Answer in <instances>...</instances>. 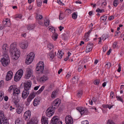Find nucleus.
Returning a JSON list of instances; mask_svg holds the SVG:
<instances>
[{"mask_svg":"<svg viewBox=\"0 0 124 124\" xmlns=\"http://www.w3.org/2000/svg\"><path fill=\"white\" fill-rule=\"evenodd\" d=\"M9 52L12 55L13 59L15 60L17 59L20 56V51L16 48V43H13L10 45Z\"/></svg>","mask_w":124,"mask_h":124,"instance_id":"1","label":"nucleus"},{"mask_svg":"<svg viewBox=\"0 0 124 124\" xmlns=\"http://www.w3.org/2000/svg\"><path fill=\"white\" fill-rule=\"evenodd\" d=\"M45 87V86L44 85H43L37 92H33L32 93H31L27 99V102L28 103H29L30 102H31L32 100L35 97V96L36 94H39L44 89Z\"/></svg>","mask_w":124,"mask_h":124,"instance_id":"2","label":"nucleus"},{"mask_svg":"<svg viewBox=\"0 0 124 124\" xmlns=\"http://www.w3.org/2000/svg\"><path fill=\"white\" fill-rule=\"evenodd\" d=\"M44 64L43 62L40 61L37 64L36 68V73L41 74L43 73L44 70Z\"/></svg>","mask_w":124,"mask_h":124,"instance_id":"3","label":"nucleus"},{"mask_svg":"<svg viewBox=\"0 0 124 124\" xmlns=\"http://www.w3.org/2000/svg\"><path fill=\"white\" fill-rule=\"evenodd\" d=\"M2 65L4 66H6L10 62L9 58L7 54H5L3 58L0 60Z\"/></svg>","mask_w":124,"mask_h":124,"instance_id":"4","label":"nucleus"},{"mask_svg":"<svg viewBox=\"0 0 124 124\" xmlns=\"http://www.w3.org/2000/svg\"><path fill=\"white\" fill-rule=\"evenodd\" d=\"M35 56L34 53L31 52L27 55L26 58L25 62L27 64H30L33 60Z\"/></svg>","mask_w":124,"mask_h":124,"instance_id":"5","label":"nucleus"},{"mask_svg":"<svg viewBox=\"0 0 124 124\" xmlns=\"http://www.w3.org/2000/svg\"><path fill=\"white\" fill-rule=\"evenodd\" d=\"M61 103V100L59 99H57L55 100L52 103L51 107L53 109L56 108L59 106Z\"/></svg>","mask_w":124,"mask_h":124,"instance_id":"6","label":"nucleus"},{"mask_svg":"<svg viewBox=\"0 0 124 124\" xmlns=\"http://www.w3.org/2000/svg\"><path fill=\"white\" fill-rule=\"evenodd\" d=\"M51 124H62V122L59 121L56 116H54L52 119Z\"/></svg>","mask_w":124,"mask_h":124,"instance_id":"7","label":"nucleus"},{"mask_svg":"<svg viewBox=\"0 0 124 124\" xmlns=\"http://www.w3.org/2000/svg\"><path fill=\"white\" fill-rule=\"evenodd\" d=\"M33 72V70L30 68L26 69V73L25 75V78L26 79H28L32 75Z\"/></svg>","mask_w":124,"mask_h":124,"instance_id":"8","label":"nucleus"},{"mask_svg":"<svg viewBox=\"0 0 124 124\" xmlns=\"http://www.w3.org/2000/svg\"><path fill=\"white\" fill-rule=\"evenodd\" d=\"M65 121L66 124H72L73 120L70 116L68 115L66 116Z\"/></svg>","mask_w":124,"mask_h":124,"instance_id":"9","label":"nucleus"},{"mask_svg":"<svg viewBox=\"0 0 124 124\" xmlns=\"http://www.w3.org/2000/svg\"><path fill=\"white\" fill-rule=\"evenodd\" d=\"M46 115L48 117L52 116L53 114L54 110L51 107H49L46 111Z\"/></svg>","mask_w":124,"mask_h":124,"instance_id":"10","label":"nucleus"},{"mask_svg":"<svg viewBox=\"0 0 124 124\" xmlns=\"http://www.w3.org/2000/svg\"><path fill=\"white\" fill-rule=\"evenodd\" d=\"M31 116V112L29 110L26 111L24 115V118L25 120H28L30 118Z\"/></svg>","mask_w":124,"mask_h":124,"instance_id":"11","label":"nucleus"},{"mask_svg":"<svg viewBox=\"0 0 124 124\" xmlns=\"http://www.w3.org/2000/svg\"><path fill=\"white\" fill-rule=\"evenodd\" d=\"M31 83L30 81H29L26 82L24 85V87L25 90L28 91L31 88Z\"/></svg>","mask_w":124,"mask_h":124,"instance_id":"12","label":"nucleus"},{"mask_svg":"<svg viewBox=\"0 0 124 124\" xmlns=\"http://www.w3.org/2000/svg\"><path fill=\"white\" fill-rule=\"evenodd\" d=\"M93 47V44L92 43H89L87 44L86 47L85 52L86 53L90 52L92 50Z\"/></svg>","mask_w":124,"mask_h":124,"instance_id":"13","label":"nucleus"},{"mask_svg":"<svg viewBox=\"0 0 124 124\" xmlns=\"http://www.w3.org/2000/svg\"><path fill=\"white\" fill-rule=\"evenodd\" d=\"M2 51L3 53V54H7L6 52L8 51V47L7 44H5L2 46Z\"/></svg>","mask_w":124,"mask_h":124,"instance_id":"14","label":"nucleus"},{"mask_svg":"<svg viewBox=\"0 0 124 124\" xmlns=\"http://www.w3.org/2000/svg\"><path fill=\"white\" fill-rule=\"evenodd\" d=\"M13 73L11 71H9L8 72L6 76V79L7 81L10 80L12 77L13 76Z\"/></svg>","mask_w":124,"mask_h":124,"instance_id":"15","label":"nucleus"},{"mask_svg":"<svg viewBox=\"0 0 124 124\" xmlns=\"http://www.w3.org/2000/svg\"><path fill=\"white\" fill-rule=\"evenodd\" d=\"M38 121L36 118L33 117L29 122H28L27 124H37Z\"/></svg>","mask_w":124,"mask_h":124,"instance_id":"16","label":"nucleus"},{"mask_svg":"<svg viewBox=\"0 0 124 124\" xmlns=\"http://www.w3.org/2000/svg\"><path fill=\"white\" fill-rule=\"evenodd\" d=\"M29 93L28 91L24 90L23 91L22 93V96L23 99H25L28 96Z\"/></svg>","mask_w":124,"mask_h":124,"instance_id":"17","label":"nucleus"},{"mask_svg":"<svg viewBox=\"0 0 124 124\" xmlns=\"http://www.w3.org/2000/svg\"><path fill=\"white\" fill-rule=\"evenodd\" d=\"M12 101L14 104L16 105L17 104L19 101V100L18 98V96L13 95L12 96Z\"/></svg>","mask_w":124,"mask_h":124,"instance_id":"18","label":"nucleus"},{"mask_svg":"<svg viewBox=\"0 0 124 124\" xmlns=\"http://www.w3.org/2000/svg\"><path fill=\"white\" fill-rule=\"evenodd\" d=\"M0 124H8V122L6 118H3L2 119H0Z\"/></svg>","mask_w":124,"mask_h":124,"instance_id":"19","label":"nucleus"},{"mask_svg":"<svg viewBox=\"0 0 124 124\" xmlns=\"http://www.w3.org/2000/svg\"><path fill=\"white\" fill-rule=\"evenodd\" d=\"M20 92V90L16 87V88L14 90V91L13 92V95L15 96H18V95Z\"/></svg>","mask_w":124,"mask_h":124,"instance_id":"20","label":"nucleus"},{"mask_svg":"<svg viewBox=\"0 0 124 124\" xmlns=\"http://www.w3.org/2000/svg\"><path fill=\"white\" fill-rule=\"evenodd\" d=\"M16 86L15 85H11L9 88L8 90V92L10 93L13 91L14 92L15 89L16 88Z\"/></svg>","mask_w":124,"mask_h":124,"instance_id":"21","label":"nucleus"},{"mask_svg":"<svg viewBox=\"0 0 124 124\" xmlns=\"http://www.w3.org/2000/svg\"><path fill=\"white\" fill-rule=\"evenodd\" d=\"M42 124H48V119L43 116L41 119Z\"/></svg>","mask_w":124,"mask_h":124,"instance_id":"22","label":"nucleus"},{"mask_svg":"<svg viewBox=\"0 0 124 124\" xmlns=\"http://www.w3.org/2000/svg\"><path fill=\"white\" fill-rule=\"evenodd\" d=\"M48 79L47 76L45 75H44L42 77L39 79V81L41 82H44Z\"/></svg>","mask_w":124,"mask_h":124,"instance_id":"23","label":"nucleus"},{"mask_svg":"<svg viewBox=\"0 0 124 124\" xmlns=\"http://www.w3.org/2000/svg\"><path fill=\"white\" fill-rule=\"evenodd\" d=\"M54 56L55 55L54 52L53 51H51L50 52L48 55V57L51 60L53 59Z\"/></svg>","mask_w":124,"mask_h":124,"instance_id":"24","label":"nucleus"},{"mask_svg":"<svg viewBox=\"0 0 124 124\" xmlns=\"http://www.w3.org/2000/svg\"><path fill=\"white\" fill-rule=\"evenodd\" d=\"M78 78L77 76L74 77L72 78V82L73 84H76L77 83Z\"/></svg>","mask_w":124,"mask_h":124,"instance_id":"25","label":"nucleus"},{"mask_svg":"<svg viewBox=\"0 0 124 124\" xmlns=\"http://www.w3.org/2000/svg\"><path fill=\"white\" fill-rule=\"evenodd\" d=\"M21 77L18 75L17 73H16L14 77V80L15 81L17 82L20 79Z\"/></svg>","mask_w":124,"mask_h":124,"instance_id":"26","label":"nucleus"},{"mask_svg":"<svg viewBox=\"0 0 124 124\" xmlns=\"http://www.w3.org/2000/svg\"><path fill=\"white\" fill-rule=\"evenodd\" d=\"M64 54V53L62 51V50H61L60 52H59V50L58 51V52L57 54V56L58 57L61 59L62 57Z\"/></svg>","mask_w":124,"mask_h":124,"instance_id":"27","label":"nucleus"},{"mask_svg":"<svg viewBox=\"0 0 124 124\" xmlns=\"http://www.w3.org/2000/svg\"><path fill=\"white\" fill-rule=\"evenodd\" d=\"M38 98H35L33 101V104L34 106H36L39 104L40 102V101L38 100Z\"/></svg>","mask_w":124,"mask_h":124,"instance_id":"28","label":"nucleus"},{"mask_svg":"<svg viewBox=\"0 0 124 124\" xmlns=\"http://www.w3.org/2000/svg\"><path fill=\"white\" fill-rule=\"evenodd\" d=\"M43 18V16L41 15L37 14L36 16V19L37 20H41Z\"/></svg>","mask_w":124,"mask_h":124,"instance_id":"29","label":"nucleus"},{"mask_svg":"<svg viewBox=\"0 0 124 124\" xmlns=\"http://www.w3.org/2000/svg\"><path fill=\"white\" fill-rule=\"evenodd\" d=\"M15 124H23V123L22 120L17 118L15 121Z\"/></svg>","mask_w":124,"mask_h":124,"instance_id":"30","label":"nucleus"},{"mask_svg":"<svg viewBox=\"0 0 124 124\" xmlns=\"http://www.w3.org/2000/svg\"><path fill=\"white\" fill-rule=\"evenodd\" d=\"M35 27L34 24H29L28 25L27 28L29 30H30L33 29Z\"/></svg>","mask_w":124,"mask_h":124,"instance_id":"31","label":"nucleus"},{"mask_svg":"<svg viewBox=\"0 0 124 124\" xmlns=\"http://www.w3.org/2000/svg\"><path fill=\"white\" fill-rule=\"evenodd\" d=\"M20 46L23 49H25L27 47L28 45L27 44H24L23 43H22Z\"/></svg>","mask_w":124,"mask_h":124,"instance_id":"32","label":"nucleus"},{"mask_svg":"<svg viewBox=\"0 0 124 124\" xmlns=\"http://www.w3.org/2000/svg\"><path fill=\"white\" fill-rule=\"evenodd\" d=\"M58 36V34L56 33H54L53 34L52 37V39L54 41H55L57 38Z\"/></svg>","mask_w":124,"mask_h":124,"instance_id":"33","label":"nucleus"},{"mask_svg":"<svg viewBox=\"0 0 124 124\" xmlns=\"http://www.w3.org/2000/svg\"><path fill=\"white\" fill-rule=\"evenodd\" d=\"M23 109V108L22 107L19 106L16 110L17 113L19 114H20L22 112Z\"/></svg>","mask_w":124,"mask_h":124,"instance_id":"34","label":"nucleus"},{"mask_svg":"<svg viewBox=\"0 0 124 124\" xmlns=\"http://www.w3.org/2000/svg\"><path fill=\"white\" fill-rule=\"evenodd\" d=\"M23 73V71L22 70H19L16 73H17L18 75L21 77L22 76Z\"/></svg>","mask_w":124,"mask_h":124,"instance_id":"35","label":"nucleus"},{"mask_svg":"<svg viewBox=\"0 0 124 124\" xmlns=\"http://www.w3.org/2000/svg\"><path fill=\"white\" fill-rule=\"evenodd\" d=\"M37 6L40 7L41 6L42 3V1L41 0H37Z\"/></svg>","mask_w":124,"mask_h":124,"instance_id":"36","label":"nucleus"},{"mask_svg":"<svg viewBox=\"0 0 124 124\" xmlns=\"http://www.w3.org/2000/svg\"><path fill=\"white\" fill-rule=\"evenodd\" d=\"M102 106L104 108H108L109 109H110L112 107V106L111 105H102Z\"/></svg>","mask_w":124,"mask_h":124,"instance_id":"37","label":"nucleus"},{"mask_svg":"<svg viewBox=\"0 0 124 124\" xmlns=\"http://www.w3.org/2000/svg\"><path fill=\"white\" fill-rule=\"evenodd\" d=\"M82 91L81 90H79L77 93V96L78 97H80L82 94Z\"/></svg>","mask_w":124,"mask_h":124,"instance_id":"38","label":"nucleus"},{"mask_svg":"<svg viewBox=\"0 0 124 124\" xmlns=\"http://www.w3.org/2000/svg\"><path fill=\"white\" fill-rule=\"evenodd\" d=\"M49 22L50 21L49 20H44V24L45 25L46 27L48 26L49 25Z\"/></svg>","mask_w":124,"mask_h":124,"instance_id":"39","label":"nucleus"},{"mask_svg":"<svg viewBox=\"0 0 124 124\" xmlns=\"http://www.w3.org/2000/svg\"><path fill=\"white\" fill-rule=\"evenodd\" d=\"M57 92L56 91H53L51 95V97L53 98H54L55 97L56 95V93H57Z\"/></svg>","mask_w":124,"mask_h":124,"instance_id":"40","label":"nucleus"},{"mask_svg":"<svg viewBox=\"0 0 124 124\" xmlns=\"http://www.w3.org/2000/svg\"><path fill=\"white\" fill-rule=\"evenodd\" d=\"M102 39L103 40H105L108 37V36L107 35L103 34L102 36Z\"/></svg>","mask_w":124,"mask_h":124,"instance_id":"41","label":"nucleus"},{"mask_svg":"<svg viewBox=\"0 0 124 124\" xmlns=\"http://www.w3.org/2000/svg\"><path fill=\"white\" fill-rule=\"evenodd\" d=\"M100 82V80H99L96 79L94 81V83L95 85H97L99 84Z\"/></svg>","mask_w":124,"mask_h":124,"instance_id":"42","label":"nucleus"},{"mask_svg":"<svg viewBox=\"0 0 124 124\" xmlns=\"http://www.w3.org/2000/svg\"><path fill=\"white\" fill-rule=\"evenodd\" d=\"M77 16V15L76 14V12H74L72 15V17L74 19H76Z\"/></svg>","mask_w":124,"mask_h":124,"instance_id":"43","label":"nucleus"},{"mask_svg":"<svg viewBox=\"0 0 124 124\" xmlns=\"http://www.w3.org/2000/svg\"><path fill=\"white\" fill-rule=\"evenodd\" d=\"M116 98L117 99V100L118 101H119L123 102V100L122 98L121 97L119 96H116Z\"/></svg>","mask_w":124,"mask_h":124,"instance_id":"44","label":"nucleus"},{"mask_svg":"<svg viewBox=\"0 0 124 124\" xmlns=\"http://www.w3.org/2000/svg\"><path fill=\"white\" fill-rule=\"evenodd\" d=\"M111 66V64L109 62H107L105 65V66L106 67L108 68H109Z\"/></svg>","mask_w":124,"mask_h":124,"instance_id":"45","label":"nucleus"},{"mask_svg":"<svg viewBox=\"0 0 124 124\" xmlns=\"http://www.w3.org/2000/svg\"><path fill=\"white\" fill-rule=\"evenodd\" d=\"M83 68V66L81 65H80L78 67V72H80L82 70Z\"/></svg>","mask_w":124,"mask_h":124,"instance_id":"46","label":"nucleus"},{"mask_svg":"<svg viewBox=\"0 0 124 124\" xmlns=\"http://www.w3.org/2000/svg\"><path fill=\"white\" fill-rule=\"evenodd\" d=\"M89 113V112H88L87 109L86 108L85 110V112H81V115H82L84 114V115H87Z\"/></svg>","mask_w":124,"mask_h":124,"instance_id":"47","label":"nucleus"},{"mask_svg":"<svg viewBox=\"0 0 124 124\" xmlns=\"http://www.w3.org/2000/svg\"><path fill=\"white\" fill-rule=\"evenodd\" d=\"M107 16L106 15H104L103 16H101V17L100 19H101L105 21L107 19Z\"/></svg>","mask_w":124,"mask_h":124,"instance_id":"48","label":"nucleus"},{"mask_svg":"<svg viewBox=\"0 0 124 124\" xmlns=\"http://www.w3.org/2000/svg\"><path fill=\"white\" fill-rule=\"evenodd\" d=\"M107 124H115L111 120H109L107 122Z\"/></svg>","mask_w":124,"mask_h":124,"instance_id":"49","label":"nucleus"},{"mask_svg":"<svg viewBox=\"0 0 124 124\" xmlns=\"http://www.w3.org/2000/svg\"><path fill=\"white\" fill-rule=\"evenodd\" d=\"M38 23L40 25H41L42 26H43L44 24L43 23V21H42L41 20H38Z\"/></svg>","mask_w":124,"mask_h":124,"instance_id":"50","label":"nucleus"},{"mask_svg":"<svg viewBox=\"0 0 124 124\" xmlns=\"http://www.w3.org/2000/svg\"><path fill=\"white\" fill-rule=\"evenodd\" d=\"M4 97V95L2 93H0V100H3Z\"/></svg>","mask_w":124,"mask_h":124,"instance_id":"51","label":"nucleus"},{"mask_svg":"<svg viewBox=\"0 0 124 124\" xmlns=\"http://www.w3.org/2000/svg\"><path fill=\"white\" fill-rule=\"evenodd\" d=\"M83 108H82L81 107H77V108L76 109L77 110H78L80 112L81 114V111L82 110V109H83Z\"/></svg>","mask_w":124,"mask_h":124,"instance_id":"52","label":"nucleus"},{"mask_svg":"<svg viewBox=\"0 0 124 124\" xmlns=\"http://www.w3.org/2000/svg\"><path fill=\"white\" fill-rule=\"evenodd\" d=\"M118 2L114 0L113 3L114 6L115 7H116L118 5Z\"/></svg>","mask_w":124,"mask_h":124,"instance_id":"53","label":"nucleus"},{"mask_svg":"<svg viewBox=\"0 0 124 124\" xmlns=\"http://www.w3.org/2000/svg\"><path fill=\"white\" fill-rule=\"evenodd\" d=\"M48 48H49V49H52L53 46V45L51 44H49L48 45Z\"/></svg>","mask_w":124,"mask_h":124,"instance_id":"54","label":"nucleus"},{"mask_svg":"<svg viewBox=\"0 0 124 124\" xmlns=\"http://www.w3.org/2000/svg\"><path fill=\"white\" fill-rule=\"evenodd\" d=\"M49 71L48 70L47 68H45L44 71V73L45 74H47L49 73Z\"/></svg>","mask_w":124,"mask_h":124,"instance_id":"55","label":"nucleus"},{"mask_svg":"<svg viewBox=\"0 0 124 124\" xmlns=\"http://www.w3.org/2000/svg\"><path fill=\"white\" fill-rule=\"evenodd\" d=\"M82 124H89V122L87 120H85L82 122Z\"/></svg>","mask_w":124,"mask_h":124,"instance_id":"56","label":"nucleus"},{"mask_svg":"<svg viewBox=\"0 0 124 124\" xmlns=\"http://www.w3.org/2000/svg\"><path fill=\"white\" fill-rule=\"evenodd\" d=\"M57 2L60 5H64V4L62 3L61 1L60 0H57Z\"/></svg>","mask_w":124,"mask_h":124,"instance_id":"57","label":"nucleus"},{"mask_svg":"<svg viewBox=\"0 0 124 124\" xmlns=\"http://www.w3.org/2000/svg\"><path fill=\"white\" fill-rule=\"evenodd\" d=\"M22 16L21 15H17L16 16L15 18H19L20 19H21L22 17Z\"/></svg>","mask_w":124,"mask_h":124,"instance_id":"58","label":"nucleus"},{"mask_svg":"<svg viewBox=\"0 0 124 124\" xmlns=\"http://www.w3.org/2000/svg\"><path fill=\"white\" fill-rule=\"evenodd\" d=\"M117 42H115L113 45V48H116V46L117 45Z\"/></svg>","mask_w":124,"mask_h":124,"instance_id":"59","label":"nucleus"},{"mask_svg":"<svg viewBox=\"0 0 124 124\" xmlns=\"http://www.w3.org/2000/svg\"><path fill=\"white\" fill-rule=\"evenodd\" d=\"M62 13L61 12L60 13L59 16V19L60 20H62L63 17H62Z\"/></svg>","mask_w":124,"mask_h":124,"instance_id":"60","label":"nucleus"},{"mask_svg":"<svg viewBox=\"0 0 124 124\" xmlns=\"http://www.w3.org/2000/svg\"><path fill=\"white\" fill-rule=\"evenodd\" d=\"M106 5V3L105 2H103L102 3L101 6L103 7H104Z\"/></svg>","mask_w":124,"mask_h":124,"instance_id":"61","label":"nucleus"},{"mask_svg":"<svg viewBox=\"0 0 124 124\" xmlns=\"http://www.w3.org/2000/svg\"><path fill=\"white\" fill-rule=\"evenodd\" d=\"M114 18V17L113 16H110L109 18V20H111L113 19Z\"/></svg>","mask_w":124,"mask_h":124,"instance_id":"62","label":"nucleus"},{"mask_svg":"<svg viewBox=\"0 0 124 124\" xmlns=\"http://www.w3.org/2000/svg\"><path fill=\"white\" fill-rule=\"evenodd\" d=\"M66 12H68V13H70L71 12V10L69 9H66L65 10Z\"/></svg>","mask_w":124,"mask_h":124,"instance_id":"63","label":"nucleus"},{"mask_svg":"<svg viewBox=\"0 0 124 124\" xmlns=\"http://www.w3.org/2000/svg\"><path fill=\"white\" fill-rule=\"evenodd\" d=\"M114 96V93L112 92H111L110 93V96L112 98H113V97Z\"/></svg>","mask_w":124,"mask_h":124,"instance_id":"64","label":"nucleus"}]
</instances>
